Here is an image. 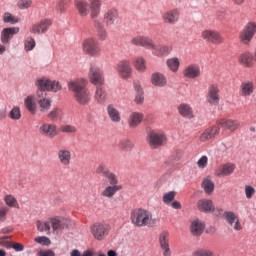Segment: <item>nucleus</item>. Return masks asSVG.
I'll use <instances>...</instances> for the list:
<instances>
[{
  "instance_id": "obj_49",
  "label": "nucleus",
  "mask_w": 256,
  "mask_h": 256,
  "mask_svg": "<svg viewBox=\"0 0 256 256\" xmlns=\"http://www.w3.org/2000/svg\"><path fill=\"white\" fill-rule=\"evenodd\" d=\"M35 39L31 36H28L24 41L25 51H33L35 49Z\"/></svg>"
},
{
  "instance_id": "obj_23",
  "label": "nucleus",
  "mask_w": 256,
  "mask_h": 256,
  "mask_svg": "<svg viewBox=\"0 0 256 256\" xmlns=\"http://www.w3.org/2000/svg\"><path fill=\"white\" fill-rule=\"evenodd\" d=\"M162 19L168 25H175L179 21V11L177 9L168 10L162 14Z\"/></svg>"
},
{
  "instance_id": "obj_1",
  "label": "nucleus",
  "mask_w": 256,
  "mask_h": 256,
  "mask_svg": "<svg viewBox=\"0 0 256 256\" xmlns=\"http://www.w3.org/2000/svg\"><path fill=\"white\" fill-rule=\"evenodd\" d=\"M131 43L136 47L151 49L152 55H154V57H168L173 51V46L163 44L156 45L153 39L147 36H135L132 38Z\"/></svg>"
},
{
  "instance_id": "obj_59",
  "label": "nucleus",
  "mask_w": 256,
  "mask_h": 256,
  "mask_svg": "<svg viewBox=\"0 0 256 256\" xmlns=\"http://www.w3.org/2000/svg\"><path fill=\"white\" fill-rule=\"evenodd\" d=\"M207 163H209V158H207V156H202L198 160L197 165L199 169H205V167H207Z\"/></svg>"
},
{
  "instance_id": "obj_20",
  "label": "nucleus",
  "mask_w": 256,
  "mask_h": 256,
  "mask_svg": "<svg viewBox=\"0 0 256 256\" xmlns=\"http://www.w3.org/2000/svg\"><path fill=\"white\" fill-rule=\"evenodd\" d=\"M103 0H88V7L90 9V16L92 19H97L101 15V6Z\"/></svg>"
},
{
  "instance_id": "obj_15",
  "label": "nucleus",
  "mask_w": 256,
  "mask_h": 256,
  "mask_svg": "<svg viewBox=\"0 0 256 256\" xmlns=\"http://www.w3.org/2000/svg\"><path fill=\"white\" fill-rule=\"evenodd\" d=\"M17 33H19L18 27L4 28L0 34L1 43H3V45H9L13 39V36L17 35Z\"/></svg>"
},
{
  "instance_id": "obj_5",
  "label": "nucleus",
  "mask_w": 256,
  "mask_h": 256,
  "mask_svg": "<svg viewBox=\"0 0 256 256\" xmlns=\"http://www.w3.org/2000/svg\"><path fill=\"white\" fill-rule=\"evenodd\" d=\"M82 50L90 57H99L101 55V47L96 38L88 37L82 42Z\"/></svg>"
},
{
  "instance_id": "obj_25",
  "label": "nucleus",
  "mask_w": 256,
  "mask_h": 256,
  "mask_svg": "<svg viewBox=\"0 0 256 256\" xmlns=\"http://www.w3.org/2000/svg\"><path fill=\"white\" fill-rule=\"evenodd\" d=\"M220 127H223V129H227L228 131H237L239 129V121L238 120H233V119H220L217 122Z\"/></svg>"
},
{
  "instance_id": "obj_26",
  "label": "nucleus",
  "mask_w": 256,
  "mask_h": 256,
  "mask_svg": "<svg viewBox=\"0 0 256 256\" xmlns=\"http://www.w3.org/2000/svg\"><path fill=\"white\" fill-rule=\"evenodd\" d=\"M221 129L219 126H212L204 130V132L200 135L199 140L202 142L209 141L213 139L216 135H219Z\"/></svg>"
},
{
  "instance_id": "obj_45",
  "label": "nucleus",
  "mask_w": 256,
  "mask_h": 256,
  "mask_svg": "<svg viewBox=\"0 0 256 256\" xmlns=\"http://www.w3.org/2000/svg\"><path fill=\"white\" fill-rule=\"evenodd\" d=\"M38 105L40 107L41 113H47L51 109V100L47 98H42L38 100Z\"/></svg>"
},
{
  "instance_id": "obj_34",
  "label": "nucleus",
  "mask_w": 256,
  "mask_h": 256,
  "mask_svg": "<svg viewBox=\"0 0 256 256\" xmlns=\"http://www.w3.org/2000/svg\"><path fill=\"white\" fill-rule=\"evenodd\" d=\"M24 105L32 115L37 113V98H35V96L26 97L24 100Z\"/></svg>"
},
{
  "instance_id": "obj_51",
  "label": "nucleus",
  "mask_w": 256,
  "mask_h": 256,
  "mask_svg": "<svg viewBox=\"0 0 256 256\" xmlns=\"http://www.w3.org/2000/svg\"><path fill=\"white\" fill-rule=\"evenodd\" d=\"M175 195H177L175 191L165 193L162 198L163 203H165V205H171V202L175 199Z\"/></svg>"
},
{
  "instance_id": "obj_24",
  "label": "nucleus",
  "mask_w": 256,
  "mask_h": 256,
  "mask_svg": "<svg viewBox=\"0 0 256 256\" xmlns=\"http://www.w3.org/2000/svg\"><path fill=\"white\" fill-rule=\"evenodd\" d=\"M143 117L144 115L142 112H137V111L131 112L128 118V125L130 129H137V126L141 125L143 121Z\"/></svg>"
},
{
  "instance_id": "obj_10",
  "label": "nucleus",
  "mask_w": 256,
  "mask_h": 256,
  "mask_svg": "<svg viewBox=\"0 0 256 256\" xmlns=\"http://www.w3.org/2000/svg\"><path fill=\"white\" fill-rule=\"evenodd\" d=\"M39 133L40 135H43V137H48L49 139H55V137L59 135L57 125L47 122H44L40 125Z\"/></svg>"
},
{
  "instance_id": "obj_18",
  "label": "nucleus",
  "mask_w": 256,
  "mask_h": 256,
  "mask_svg": "<svg viewBox=\"0 0 256 256\" xmlns=\"http://www.w3.org/2000/svg\"><path fill=\"white\" fill-rule=\"evenodd\" d=\"M150 83L153 87H167V76L161 72H153L150 77Z\"/></svg>"
},
{
  "instance_id": "obj_6",
  "label": "nucleus",
  "mask_w": 256,
  "mask_h": 256,
  "mask_svg": "<svg viewBox=\"0 0 256 256\" xmlns=\"http://www.w3.org/2000/svg\"><path fill=\"white\" fill-rule=\"evenodd\" d=\"M35 85L37 89H41L44 91H51L52 93H57V91H61V83L57 80H50L49 78H38L35 81Z\"/></svg>"
},
{
  "instance_id": "obj_27",
  "label": "nucleus",
  "mask_w": 256,
  "mask_h": 256,
  "mask_svg": "<svg viewBox=\"0 0 256 256\" xmlns=\"http://www.w3.org/2000/svg\"><path fill=\"white\" fill-rule=\"evenodd\" d=\"M205 231V223L199 219L193 220L190 225V233L195 237H199V235H203Z\"/></svg>"
},
{
  "instance_id": "obj_7",
  "label": "nucleus",
  "mask_w": 256,
  "mask_h": 256,
  "mask_svg": "<svg viewBox=\"0 0 256 256\" xmlns=\"http://www.w3.org/2000/svg\"><path fill=\"white\" fill-rule=\"evenodd\" d=\"M104 23L108 29H113L120 25L121 17L119 16V11L115 8L108 9L103 16Z\"/></svg>"
},
{
  "instance_id": "obj_8",
  "label": "nucleus",
  "mask_w": 256,
  "mask_h": 256,
  "mask_svg": "<svg viewBox=\"0 0 256 256\" xmlns=\"http://www.w3.org/2000/svg\"><path fill=\"white\" fill-rule=\"evenodd\" d=\"M111 226L107 223H97L91 227V233L97 241H103L109 235Z\"/></svg>"
},
{
  "instance_id": "obj_38",
  "label": "nucleus",
  "mask_w": 256,
  "mask_h": 256,
  "mask_svg": "<svg viewBox=\"0 0 256 256\" xmlns=\"http://www.w3.org/2000/svg\"><path fill=\"white\" fill-rule=\"evenodd\" d=\"M123 189V186H107L102 191V197H107L108 199H111V197H115V194Z\"/></svg>"
},
{
  "instance_id": "obj_57",
  "label": "nucleus",
  "mask_w": 256,
  "mask_h": 256,
  "mask_svg": "<svg viewBox=\"0 0 256 256\" xmlns=\"http://www.w3.org/2000/svg\"><path fill=\"white\" fill-rule=\"evenodd\" d=\"M60 131L62 133H77V128L73 125L61 126Z\"/></svg>"
},
{
  "instance_id": "obj_28",
  "label": "nucleus",
  "mask_w": 256,
  "mask_h": 256,
  "mask_svg": "<svg viewBox=\"0 0 256 256\" xmlns=\"http://www.w3.org/2000/svg\"><path fill=\"white\" fill-rule=\"evenodd\" d=\"M197 208L202 213H211L215 211V206L213 205V201L209 199H201L197 203Z\"/></svg>"
},
{
  "instance_id": "obj_47",
  "label": "nucleus",
  "mask_w": 256,
  "mask_h": 256,
  "mask_svg": "<svg viewBox=\"0 0 256 256\" xmlns=\"http://www.w3.org/2000/svg\"><path fill=\"white\" fill-rule=\"evenodd\" d=\"M5 246L8 247L9 249H14L17 253H21V251H25V246L21 243L17 242H5Z\"/></svg>"
},
{
  "instance_id": "obj_43",
  "label": "nucleus",
  "mask_w": 256,
  "mask_h": 256,
  "mask_svg": "<svg viewBox=\"0 0 256 256\" xmlns=\"http://www.w3.org/2000/svg\"><path fill=\"white\" fill-rule=\"evenodd\" d=\"M104 178L106 179L107 183H109L110 186H121V184H119V177L111 171L106 173Z\"/></svg>"
},
{
  "instance_id": "obj_11",
  "label": "nucleus",
  "mask_w": 256,
  "mask_h": 256,
  "mask_svg": "<svg viewBox=\"0 0 256 256\" xmlns=\"http://www.w3.org/2000/svg\"><path fill=\"white\" fill-rule=\"evenodd\" d=\"M224 219H226V221H227L228 225H230V227H233L234 231H242L243 230L241 221L239 220V217H237V214H235V212L225 211Z\"/></svg>"
},
{
  "instance_id": "obj_35",
  "label": "nucleus",
  "mask_w": 256,
  "mask_h": 256,
  "mask_svg": "<svg viewBox=\"0 0 256 256\" xmlns=\"http://www.w3.org/2000/svg\"><path fill=\"white\" fill-rule=\"evenodd\" d=\"M238 61L246 67H253V64L255 63V56L249 52H244L240 55Z\"/></svg>"
},
{
  "instance_id": "obj_52",
  "label": "nucleus",
  "mask_w": 256,
  "mask_h": 256,
  "mask_svg": "<svg viewBox=\"0 0 256 256\" xmlns=\"http://www.w3.org/2000/svg\"><path fill=\"white\" fill-rule=\"evenodd\" d=\"M4 23H11V25H15V23H19V18L11 15V13L6 12L3 16Z\"/></svg>"
},
{
  "instance_id": "obj_37",
  "label": "nucleus",
  "mask_w": 256,
  "mask_h": 256,
  "mask_svg": "<svg viewBox=\"0 0 256 256\" xmlns=\"http://www.w3.org/2000/svg\"><path fill=\"white\" fill-rule=\"evenodd\" d=\"M253 82L251 81H245L242 82L241 88H240V95L242 97H249L253 93Z\"/></svg>"
},
{
  "instance_id": "obj_17",
  "label": "nucleus",
  "mask_w": 256,
  "mask_h": 256,
  "mask_svg": "<svg viewBox=\"0 0 256 256\" xmlns=\"http://www.w3.org/2000/svg\"><path fill=\"white\" fill-rule=\"evenodd\" d=\"M52 227V231L57 233L58 231H63V229H67L69 227V220L66 218H51L50 219V229Z\"/></svg>"
},
{
  "instance_id": "obj_2",
  "label": "nucleus",
  "mask_w": 256,
  "mask_h": 256,
  "mask_svg": "<svg viewBox=\"0 0 256 256\" xmlns=\"http://www.w3.org/2000/svg\"><path fill=\"white\" fill-rule=\"evenodd\" d=\"M89 82L85 78L71 80L68 89L74 93V99L79 105H89L91 103V91L87 89Z\"/></svg>"
},
{
  "instance_id": "obj_39",
  "label": "nucleus",
  "mask_w": 256,
  "mask_h": 256,
  "mask_svg": "<svg viewBox=\"0 0 256 256\" xmlns=\"http://www.w3.org/2000/svg\"><path fill=\"white\" fill-rule=\"evenodd\" d=\"M134 67L140 73H145L147 70V61L143 58V56H138L134 59Z\"/></svg>"
},
{
  "instance_id": "obj_13",
  "label": "nucleus",
  "mask_w": 256,
  "mask_h": 256,
  "mask_svg": "<svg viewBox=\"0 0 256 256\" xmlns=\"http://www.w3.org/2000/svg\"><path fill=\"white\" fill-rule=\"evenodd\" d=\"M202 38L208 43H213L214 45H221L223 43V37L215 30H205L202 32Z\"/></svg>"
},
{
  "instance_id": "obj_61",
  "label": "nucleus",
  "mask_w": 256,
  "mask_h": 256,
  "mask_svg": "<svg viewBox=\"0 0 256 256\" xmlns=\"http://www.w3.org/2000/svg\"><path fill=\"white\" fill-rule=\"evenodd\" d=\"M97 173H100L102 175V177H105L107 175V173L110 171L109 169H107V167L105 166V164H100L97 169H96Z\"/></svg>"
},
{
  "instance_id": "obj_64",
  "label": "nucleus",
  "mask_w": 256,
  "mask_h": 256,
  "mask_svg": "<svg viewBox=\"0 0 256 256\" xmlns=\"http://www.w3.org/2000/svg\"><path fill=\"white\" fill-rule=\"evenodd\" d=\"M38 256H55V252L51 250H41L37 253Z\"/></svg>"
},
{
  "instance_id": "obj_55",
  "label": "nucleus",
  "mask_w": 256,
  "mask_h": 256,
  "mask_svg": "<svg viewBox=\"0 0 256 256\" xmlns=\"http://www.w3.org/2000/svg\"><path fill=\"white\" fill-rule=\"evenodd\" d=\"M193 256H215V254L207 249H198L193 253Z\"/></svg>"
},
{
  "instance_id": "obj_12",
  "label": "nucleus",
  "mask_w": 256,
  "mask_h": 256,
  "mask_svg": "<svg viewBox=\"0 0 256 256\" xmlns=\"http://www.w3.org/2000/svg\"><path fill=\"white\" fill-rule=\"evenodd\" d=\"M52 22L50 19H43L39 23H36L30 27V33L33 35H41V33H47Z\"/></svg>"
},
{
  "instance_id": "obj_31",
  "label": "nucleus",
  "mask_w": 256,
  "mask_h": 256,
  "mask_svg": "<svg viewBox=\"0 0 256 256\" xmlns=\"http://www.w3.org/2000/svg\"><path fill=\"white\" fill-rule=\"evenodd\" d=\"M94 27L97 30V36L100 41H105L107 39V30L105 29V24L101 19H94Z\"/></svg>"
},
{
  "instance_id": "obj_48",
  "label": "nucleus",
  "mask_w": 256,
  "mask_h": 256,
  "mask_svg": "<svg viewBox=\"0 0 256 256\" xmlns=\"http://www.w3.org/2000/svg\"><path fill=\"white\" fill-rule=\"evenodd\" d=\"M8 117L14 121H19V119H21V108L18 106L13 107L9 112Z\"/></svg>"
},
{
  "instance_id": "obj_50",
  "label": "nucleus",
  "mask_w": 256,
  "mask_h": 256,
  "mask_svg": "<svg viewBox=\"0 0 256 256\" xmlns=\"http://www.w3.org/2000/svg\"><path fill=\"white\" fill-rule=\"evenodd\" d=\"M4 201L8 207H14L15 209H19V203H17V199L13 197V195H6Z\"/></svg>"
},
{
  "instance_id": "obj_22",
  "label": "nucleus",
  "mask_w": 256,
  "mask_h": 256,
  "mask_svg": "<svg viewBox=\"0 0 256 256\" xmlns=\"http://www.w3.org/2000/svg\"><path fill=\"white\" fill-rule=\"evenodd\" d=\"M233 171H235V164L226 163L215 170V175L217 177H229V175H232Z\"/></svg>"
},
{
  "instance_id": "obj_56",
  "label": "nucleus",
  "mask_w": 256,
  "mask_h": 256,
  "mask_svg": "<svg viewBox=\"0 0 256 256\" xmlns=\"http://www.w3.org/2000/svg\"><path fill=\"white\" fill-rule=\"evenodd\" d=\"M33 4V0H19L17 6L19 9H29Z\"/></svg>"
},
{
  "instance_id": "obj_40",
  "label": "nucleus",
  "mask_w": 256,
  "mask_h": 256,
  "mask_svg": "<svg viewBox=\"0 0 256 256\" xmlns=\"http://www.w3.org/2000/svg\"><path fill=\"white\" fill-rule=\"evenodd\" d=\"M166 65L172 73H177L179 71L181 62L179 61V58L173 57L166 60Z\"/></svg>"
},
{
  "instance_id": "obj_21",
  "label": "nucleus",
  "mask_w": 256,
  "mask_h": 256,
  "mask_svg": "<svg viewBox=\"0 0 256 256\" xmlns=\"http://www.w3.org/2000/svg\"><path fill=\"white\" fill-rule=\"evenodd\" d=\"M255 29V23L250 22L240 34L241 41L249 43L250 40L253 39V35H255Z\"/></svg>"
},
{
  "instance_id": "obj_19",
  "label": "nucleus",
  "mask_w": 256,
  "mask_h": 256,
  "mask_svg": "<svg viewBox=\"0 0 256 256\" xmlns=\"http://www.w3.org/2000/svg\"><path fill=\"white\" fill-rule=\"evenodd\" d=\"M159 245L163 256H171V247L169 246V232H162L159 235Z\"/></svg>"
},
{
  "instance_id": "obj_62",
  "label": "nucleus",
  "mask_w": 256,
  "mask_h": 256,
  "mask_svg": "<svg viewBox=\"0 0 256 256\" xmlns=\"http://www.w3.org/2000/svg\"><path fill=\"white\" fill-rule=\"evenodd\" d=\"M7 213H9L8 207L5 206V207L0 208V221H6Z\"/></svg>"
},
{
  "instance_id": "obj_32",
  "label": "nucleus",
  "mask_w": 256,
  "mask_h": 256,
  "mask_svg": "<svg viewBox=\"0 0 256 256\" xmlns=\"http://www.w3.org/2000/svg\"><path fill=\"white\" fill-rule=\"evenodd\" d=\"M57 155L61 165H64V167H69V165H71V151L67 149H60Z\"/></svg>"
},
{
  "instance_id": "obj_14",
  "label": "nucleus",
  "mask_w": 256,
  "mask_h": 256,
  "mask_svg": "<svg viewBox=\"0 0 256 256\" xmlns=\"http://www.w3.org/2000/svg\"><path fill=\"white\" fill-rule=\"evenodd\" d=\"M117 71L122 79H129L133 73L131 62L129 60H122L117 65Z\"/></svg>"
},
{
  "instance_id": "obj_9",
  "label": "nucleus",
  "mask_w": 256,
  "mask_h": 256,
  "mask_svg": "<svg viewBox=\"0 0 256 256\" xmlns=\"http://www.w3.org/2000/svg\"><path fill=\"white\" fill-rule=\"evenodd\" d=\"M89 78L92 85L95 87L105 85V74L103 70L97 66H92L89 71Z\"/></svg>"
},
{
  "instance_id": "obj_60",
  "label": "nucleus",
  "mask_w": 256,
  "mask_h": 256,
  "mask_svg": "<svg viewBox=\"0 0 256 256\" xmlns=\"http://www.w3.org/2000/svg\"><path fill=\"white\" fill-rule=\"evenodd\" d=\"M35 242L39 243L40 245H50L51 244V240H49V238H47L46 236H39V237L35 238Z\"/></svg>"
},
{
  "instance_id": "obj_29",
  "label": "nucleus",
  "mask_w": 256,
  "mask_h": 256,
  "mask_svg": "<svg viewBox=\"0 0 256 256\" xmlns=\"http://www.w3.org/2000/svg\"><path fill=\"white\" fill-rule=\"evenodd\" d=\"M94 101H96V103H99V105H103V103L107 101V91L105 90V85L96 86Z\"/></svg>"
},
{
  "instance_id": "obj_4",
  "label": "nucleus",
  "mask_w": 256,
  "mask_h": 256,
  "mask_svg": "<svg viewBox=\"0 0 256 256\" xmlns=\"http://www.w3.org/2000/svg\"><path fill=\"white\" fill-rule=\"evenodd\" d=\"M146 141L152 149H157L161 147V145H165L167 138L165 137V133L161 130H150L147 133Z\"/></svg>"
},
{
  "instance_id": "obj_44",
  "label": "nucleus",
  "mask_w": 256,
  "mask_h": 256,
  "mask_svg": "<svg viewBox=\"0 0 256 256\" xmlns=\"http://www.w3.org/2000/svg\"><path fill=\"white\" fill-rule=\"evenodd\" d=\"M47 117L50 121H57L63 117V110L60 108H54L48 113Z\"/></svg>"
},
{
  "instance_id": "obj_16",
  "label": "nucleus",
  "mask_w": 256,
  "mask_h": 256,
  "mask_svg": "<svg viewBox=\"0 0 256 256\" xmlns=\"http://www.w3.org/2000/svg\"><path fill=\"white\" fill-rule=\"evenodd\" d=\"M183 76L186 79H197L201 76V66L199 64H190L183 70Z\"/></svg>"
},
{
  "instance_id": "obj_42",
  "label": "nucleus",
  "mask_w": 256,
  "mask_h": 256,
  "mask_svg": "<svg viewBox=\"0 0 256 256\" xmlns=\"http://www.w3.org/2000/svg\"><path fill=\"white\" fill-rule=\"evenodd\" d=\"M202 188L204 189V191L207 195H211V193H213V191H215V183H213V181H211V178L206 177L202 181Z\"/></svg>"
},
{
  "instance_id": "obj_58",
  "label": "nucleus",
  "mask_w": 256,
  "mask_h": 256,
  "mask_svg": "<svg viewBox=\"0 0 256 256\" xmlns=\"http://www.w3.org/2000/svg\"><path fill=\"white\" fill-rule=\"evenodd\" d=\"M245 195H246V199H252L253 196L255 195V188H253V186H245Z\"/></svg>"
},
{
  "instance_id": "obj_46",
  "label": "nucleus",
  "mask_w": 256,
  "mask_h": 256,
  "mask_svg": "<svg viewBox=\"0 0 256 256\" xmlns=\"http://www.w3.org/2000/svg\"><path fill=\"white\" fill-rule=\"evenodd\" d=\"M36 225H37L38 231H41V232L44 231L45 233H49V231H51L50 220H48L46 222L37 221Z\"/></svg>"
},
{
  "instance_id": "obj_41",
  "label": "nucleus",
  "mask_w": 256,
  "mask_h": 256,
  "mask_svg": "<svg viewBox=\"0 0 256 256\" xmlns=\"http://www.w3.org/2000/svg\"><path fill=\"white\" fill-rule=\"evenodd\" d=\"M178 111L182 117H187V119L193 118V109L189 104L183 103L178 107Z\"/></svg>"
},
{
  "instance_id": "obj_33",
  "label": "nucleus",
  "mask_w": 256,
  "mask_h": 256,
  "mask_svg": "<svg viewBox=\"0 0 256 256\" xmlns=\"http://www.w3.org/2000/svg\"><path fill=\"white\" fill-rule=\"evenodd\" d=\"M107 113L112 123H121V113L113 104L107 106Z\"/></svg>"
},
{
  "instance_id": "obj_3",
  "label": "nucleus",
  "mask_w": 256,
  "mask_h": 256,
  "mask_svg": "<svg viewBox=\"0 0 256 256\" xmlns=\"http://www.w3.org/2000/svg\"><path fill=\"white\" fill-rule=\"evenodd\" d=\"M130 219L136 227H147L153 219V214L145 209H134L130 214Z\"/></svg>"
},
{
  "instance_id": "obj_63",
  "label": "nucleus",
  "mask_w": 256,
  "mask_h": 256,
  "mask_svg": "<svg viewBox=\"0 0 256 256\" xmlns=\"http://www.w3.org/2000/svg\"><path fill=\"white\" fill-rule=\"evenodd\" d=\"M143 95L144 93L136 94L134 101L137 103V105H141L143 101H145V97Z\"/></svg>"
},
{
  "instance_id": "obj_36",
  "label": "nucleus",
  "mask_w": 256,
  "mask_h": 256,
  "mask_svg": "<svg viewBox=\"0 0 256 256\" xmlns=\"http://www.w3.org/2000/svg\"><path fill=\"white\" fill-rule=\"evenodd\" d=\"M74 5L83 17L89 15V3L83 0H75Z\"/></svg>"
},
{
  "instance_id": "obj_54",
  "label": "nucleus",
  "mask_w": 256,
  "mask_h": 256,
  "mask_svg": "<svg viewBox=\"0 0 256 256\" xmlns=\"http://www.w3.org/2000/svg\"><path fill=\"white\" fill-rule=\"evenodd\" d=\"M65 7H67V0H58L56 4L57 13H65Z\"/></svg>"
},
{
  "instance_id": "obj_53",
  "label": "nucleus",
  "mask_w": 256,
  "mask_h": 256,
  "mask_svg": "<svg viewBox=\"0 0 256 256\" xmlns=\"http://www.w3.org/2000/svg\"><path fill=\"white\" fill-rule=\"evenodd\" d=\"M120 147H122L124 151H131L135 147V144H133V141L131 140L124 139L121 140Z\"/></svg>"
},
{
  "instance_id": "obj_30",
  "label": "nucleus",
  "mask_w": 256,
  "mask_h": 256,
  "mask_svg": "<svg viewBox=\"0 0 256 256\" xmlns=\"http://www.w3.org/2000/svg\"><path fill=\"white\" fill-rule=\"evenodd\" d=\"M208 103L210 105H217L219 103V88L215 85H211L208 88Z\"/></svg>"
}]
</instances>
